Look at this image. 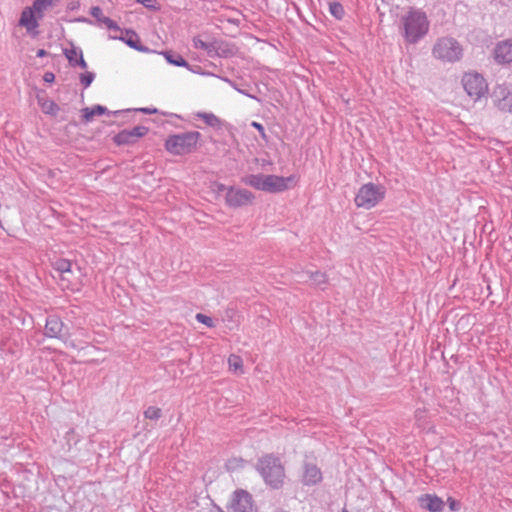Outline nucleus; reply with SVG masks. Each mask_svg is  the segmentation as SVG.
<instances>
[{"mask_svg": "<svg viewBox=\"0 0 512 512\" xmlns=\"http://www.w3.org/2000/svg\"><path fill=\"white\" fill-rule=\"evenodd\" d=\"M403 37L407 43L416 44L423 39L430 27L426 13L420 9L409 10L401 19Z\"/></svg>", "mask_w": 512, "mask_h": 512, "instance_id": "1", "label": "nucleus"}, {"mask_svg": "<svg viewBox=\"0 0 512 512\" xmlns=\"http://www.w3.org/2000/svg\"><path fill=\"white\" fill-rule=\"evenodd\" d=\"M121 112H122V111H115V112H113V114H114V115H117V114H119V113H121Z\"/></svg>", "mask_w": 512, "mask_h": 512, "instance_id": "48", "label": "nucleus"}, {"mask_svg": "<svg viewBox=\"0 0 512 512\" xmlns=\"http://www.w3.org/2000/svg\"><path fill=\"white\" fill-rule=\"evenodd\" d=\"M135 111H139L144 114H155V113H157L158 110L156 108L144 107V108L136 109Z\"/></svg>", "mask_w": 512, "mask_h": 512, "instance_id": "39", "label": "nucleus"}, {"mask_svg": "<svg viewBox=\"0 0 512 512\" xmlns=\"http://www.w3.org/2000/svg\"><path fill=\"white\" fill-rule=\"evenodd\" d=\"M494 58L498 63H512V40L498 43L494 49Z\"/></svg>", "mask_w": 512, "mask_h": 512, "instance_id": "17", "label": "nucleus"}, {"mask_svg": "<svg viewBox=\"0 0 512 512\" xmlns=\"http://www.w3.org/2000/svg\"><path fill=\"white\" fill-rule=\"evenodd\" d=\"M110 114L106 107L102 105H95L93 107H86L82 109V116L85 122H91L96 115Z\"/></svg>", "mask_w": 512, "mask_h": 512, "instance_id": "20", "label": "nucleus"}, {"mask_svg": "<svg viewBox=\"0 0 512 512\" xmlns=\"http://www.w3.org/2000/svg\"><path fill=\"white\" fill-rule=\"evenodd\" d=\"M118 31L120 32V35H110L109 36L110 39L120 40V41L124 42L127 46H129L130 48H132L136 51H139V52L147 53L150 51V49L148 47L141 44L140 38L135 31L130 30V29H126V30L120 29Z\"/></svg>", "mask_w": 512, "mask_h": 512, "instance_id": "10", "label": "nucleus"}, {"mask_svg": "<svg viewBox=\"0 0 512 512\" xmlns=\"http://www.w3.org/2000/svg\"><path fill=\"white\" fill-rule=\"evenodd\" d=\"M75 66H79L82 69H86L87 68V63H86L83 55L80 56L77 60H75V63L73 65V67H75Z\"/></svg>", "mask_w": 512, "mask_h": 512, "instance_id": "38", "label": "nucleus"}, {"mask_svg": "<svg viewBox=\"0 0 512 512\" xmlns=\"http://www.w3.org/2000/svg\"><path fill=\"white\" fill-rule=\"evenodd\" d=\"M55 79V75L52 72H46L43 76V80L47 83H52Z\"/></svg>", "mask_w": 512, "mask_h": 512, "instance_id": "40", "label": "nucleus"}, {"mask_svg": "<svg viewBox=\"0 0 512 512\" xmlns=\"http://www.w3.org/2000/svg\"><path fill=\"white\" fill-rule=\"evenodd\" d=\"M229 369L237 374L243 373V361L240 356L231 354L228 358Z\"/></svg>", "mask_w": 512, "mask_h": 512, "instance_id": "25", "label": "nucleus"}, {"mask_svg": "<svg viewBox=\"0 0 512 512\" xmlns=\"http://www.w3.org/2000/svg\"><path fill=\"white\" fill-rule=\"evenodd\" d=\"M83 52L80 48L71 46L70 48H67L64 50V55L67 58L69 64L71 66L74 65L75 60H77L80 56H82Z\"/></svg>", "mask_w": 512, "mask_h": 512, "instance_id": "27", "label": "nucleus"}, {"mask_svg": "<svg viewBox=\"0 0 512 512\" xmlns=\"http://www.w3.org/2000/svg\"><path fill=\"white\" fill-rule=\"evenodd\" d=\"M223 80H224V81H226L227 83H229V84H230V85H231V86H232L236 91H238L239 93H241V94H243V95H246V96H248V97H250V98H252V99H255V100L259 101V99H258L256 96H254V95L250 94L247 90L242 89V88H241L237 83H235V82L231 81V80H230V79H228V78H223Z\"/></svg>", "mask_w": 512, "mask_h": 512, "instance_id": "33", "label": "nucleus"}, {"mask_svg": "<svg viewBox=\"0 0 512 512\" xmlns=\"http://www.w3.org/2000/svg\"><path fill=\"white\" fill-rule=\"evenodd\" d=\"M251 126L259 131L260 136H261L262 139L266 140L267 136H266V133H265V129H264V126L261 123L253 121V122H251Z\"/></svg>", "mask_w": 512, "mask_h": 512, "instance_id": "36", "label": "nucleus"}, {"mask_svg": "<svg viewBox=\"0 0 512 512\" xmlns=\"http://www.w3.org/2000/svg\"><path fill=\"white\" fill-rule=\"evenodd\" d=\"M63 322L56 315H49L46 319L45 324V336L49 338H58L62 339L61 332L63 330Z\"/></svg>", "mask_w": 512, "mask_h": 512, "instance_id": "16", "label": "nucleus"}, {"mask_svg": "<svg viewBox=\"0 0 512 512\" xmlns=\"http://www.w3.org/2000/svg\"><path fill=\"white\" fill-rule=\"evenodd\" d=\"M253 194L246 189L230 186L225 196L226 204L236 208L249 204L253 200Z\"/></svg>", "mask_w": 512, "mask_h": 512, "instance_id": "8", "label": "nucleus"}, {"mask_svg": "<svg viewBox=\"0 0 512 512\" xmlns=\"http://www.w3.org/2000/svg\"><path fill=\"white\" fill-rule=\"evenodd\" d=\"M228 188H229V187H226V186H225L224 184H222V183H218V184H216V191H217L218 193H222V192H226V193H227V189H228Z\"/></svg>", "mask_w": 512, "mask_h": 512, "instance_id": "43", "label": "nucleus"}, {"mask_svg": "<svg viewBox=\"0 0 512 512\" xmlns=\"http://www.w3.org/2000/svg\"><path fill=\"white\" fill-rule=\"evenodd\" d=\"M294 181L293 176L282 177L277 175H265L264 191L269 193L282 192Z\"/></svg>", "mask_w": 512, "mask_h": 512, "instance_id": "12", "label": "nucleus"}, {"mask_svg": "<svg viewBox=\"0 0 512 512\" xmlns=\"http://www.w3.org/2000/svg\"><path fill=\"white\" fill-rule=\"evenodd\" d=\"M195 318L199 323H202V324L206 325L207 327L212 328L215 326L214 320L210 316H207L202 313H197Z\"/></svg>", "mask_w": 512, "mask_h": 512, "instance_id": "32", "label": "nucleus"}, {"mask_svg": "<svg viewBox=\"0 0 512 512\" xmlns=\"http://www.w3.org/2000/svg\"><path fill=\"white\" fill-rule=\"evenodd\" d=\"M244 464V461L240 458H233L228 460L226 467L228 470H235L237 468L242 467Z\"/></svg>", "mask_w": 512, "mask_h": 512, "instance_id": "34", "label": "nucleus"}, {"mask_svg": "<svg viewBox=\"0 0 512 512\" xmlns=\"http://www.w3.org/2000/svg\"><path fill=\"white\" fill-rule=\"evenodd\" d=\"M77 6H78V4H76V3H70L68 7H69V9L73 10V9H76Z\"/></svg>", "mask_w": 512, "mask_h": 512, "instance_id": "46", "label": "nucleus"}, {"mask_svg": "<svg viewBox=\"0 0 512 512\" xmlns=\"http://www.w3.org/2000/svg\"><path fill=\"white\" fill-rule=\"evenodd\" d=\"M296 280L298 282H311L320 287L327 282V276L320 271L306 270L297 273Z\"/></svg>", "mask_w": 512, "mask_h": 512, "instance_id": "18", "label": "nucleus"}, {"mask_svg": "<svg viewBox=\"0 0 512 512\" xmlns=\"http://www.w3.org/2000/svg\"><path fill=\"white\" fill-rule=\"evenodd\" d=\"M75 22H80V23H86V24H89V25H94V22L91 19L86 18V17L76 18Z\"/></svg>", "mask_w": 512, "mask_h": 512, "instance_id": "41", "label": "nucleus"}, {"mask_svg": "<svg viewBox=\"0 0 512 512\" xmlns=\"http://www.w3.org/2000/svg\"><path fill=\"white\" fill-rule=\"evenodd\" d=\"M161 415H162L161 409L158 407H155V406H149L144 411L145 418L150 419V420H158L161 417Z\"/></svg>", "mask_w": 512, "mask_h": 512, "instance_id": "31", "label": "nucleus"}, {"mask_svg": "<svg viewBox=\"0 0 512 512\" xmlns=\"http://www.w3.org/2000/svg\"><path fill=\"white\" fill-rule=\"evenodd\" d=\"M200 137L201 134L197 131L170 135L165 142V147L174 155L188 154L196 147Z\"/></svg>", "mask_w": 512, "mask_h": 512, "instance_id": "5", "label": "nucleus"}, {"mask_svg": "<svg viewBox=\"0 0 512 512\" xmlns=\"http://www.w3.org/2000/svg\"><path fill=\"white\" fill-rule=\"evenodd\" d=\"M209 512H224L222 511L221 509H219L218 507H214L213 509H211Z\"/></svg>", "mask_w": 512, "mask_h": 512, "instance_id": "47", "label": "nucleus"}, {"mask_svg": "<svg viewBox=\"0 0 512 512\" xmlns=\"http://www.w3.org/2000/svg\"><path fill=\"white\" fill-rule=\"evenodd\" d=\"M39 104L41 106L42 111L45 114L55 116V115H57V113L59 111V106L53 100H50V99L39 100Z\"/></svg>", "mask_w": 512, "mask_h": 512, "instance_id": "24", "label": "nucleus"}, {"mask_svg": "<svg viewBox=\"0 0 512 512\" xmlns=\"http://www.w3.org/2000/svg\"><path fill=\"white\" fill-rule=\"evenodd\" d=\"M462 84L466 93L475 101L481 99L488 92L487 82L479 73H466L462 78Z\"/></svg>", "mask_w": 512, "mask_h": 512, "instance_id": "7", "label": "nucleus"}, {"mask_svg": "<svg viewBox=\"0 0 512 512\" xmlns=\"http://www.w3.org/2000/svg\"><path fill=\"white\" fill-rule=\"evenodd\" d=\"M245 184L257 189L264 191L265 175L263 174H251L246 176L244 179Z\"/></svg>", "mask_w": 512, "mask_h": 512, "instance_id": "22", "label": "nucleus"}, {"mask_svg": "<svg viewBox=\"0 0 512 512\" xmlns=\"http://www.w3.org/2000/svg\"><path fill=\"white\" fill-rule=\"evenodd\" d=\"M329 11L338 20H341L345 15L344 7L339 2H331L329 4Z\"/></svg>", "mask_w": 512, "mask_h": 512, "instance_id": "29", "label": "nucleus"}, {"mask_svg": "<svg viewBox=\"0 0 512 512\" xmlns=\"http://www.w3.org/2000/svg\"><path fill=\"white\" fill-rule=\"evenodd\" d=\"M432 55L441 62L455 63L462 58L463 48L455 38L444 36L435 41Z\"/></svg>", "mask_w": 512, "mask_h": 512, "instance_id": "3", "label": "nucleus"}, {"mask_svg": "<svg viewBox=\"0 0 512 512\" xmlns=\"http://www.w3.org/2000/svg\"><path fill=\"white\" fill-rule=\"evenodd\" d=\"M65 344L68 346V347H71V348H77V346L75 345L74 341H65Z\"/></svg>", "mask_w": 512, "mask_h": 512, "instance_id": "45", "label": "nucleus"}, {"mask_svg": "<svg viewBox=\"0 0 512 512\" xmlns=\"http://www.w3.org/2000/svg\"><path fill=\"white\" fill-rule=\"evenodd\" d=\"M447 502H448L449 509L451 511H458L460 509V503L457 500H455L454 498L449 497Z\"/></svg>", "mask_w": 512, "mask_h": 512, "instance_id": "37", "label": "nucleus"}, {"mask_svg": "<svg viewBox=\"0 0 512 512\" xmlns=\"http://www.w3.org/2000/svg\"><path fill=\"white\" fill-rule=\"evenodd\" d=\"M322 472L320 468L314 464L306 462L302 467L301 483L305 486H314L322 481Z\"/></svg>", "mask_w": 512, "mask_h": 512, "instance_id": "13", "label": "nucleus"}, {"mask_svg": "<svg viewBox=\"0 0 512 512\" xmlns=\"http://www.w3.org/2000/svg\"><path fill=\"white\" fill-rule=\"evenodd\" d=\"M90 14L96 19L99 26L104 25L109 30H120L119 25L114 20L103 15L99 6L91 7Z\"/></svg>", "mask_w": 512, "mask_h": 512, "instance_id": "19", "label": "nucleus"}, {"mask_svg": "<svg viewBox=\"0 0 512 512\" xmlns=\"http://www.w3.org/2000/svg\"><path fill=\"white\" fill-rule=\"evenodd\" d=\"M196 116L201 118L208 126L211 127H216L220 123L219 118L213 113L199 112Z\"/></svg>", "mask_w": 512, "mask_h": 512, "instance_id": "28", "label": "nucleus"}, {"mask_svg": "<svg viewBox=\"0 0 512 512\" xmlns=\"http://www.w3.org/2000/svg\"><path fill=\"white\" fill-rule=\"evenodd\" d=\"M54 268L59 272L62 279H65V274L71 273V262L67 259H58L54 263Z\"/></svg>", "mask_w": 512, "mask_h": 512, "instance_id": "26", "label": "nucleus"}, {"mask_svg": "<svg viewBox=\"0 0 512 512\" xmlns=\"http://www.w3.org/2000/svg\"><path fill=\"white\" fill-rule=\"evenodd\" d=\"M148 128L145 126H135L132 129H124L115 135L114 141L118 145H127L134 143L138 138L145 136Z\"/></svg>", "mask_w": 512, "mask_h": 512, "instance_id": "11", "label": "nucleus"}, {"mask_svg": "<svg viewBox=\"0 0 512 512\" xmlns=\"http://www.w3.org/2000/svg\"><path fill=\"white\" fill-rule=\"evenodd\" d=\"M94 79H95V73H93V72L86 71L79 75L80 83L82 84L84 89L88 88L92 84Z\"/></svg>", "mask_w": 512, "mask_h": 512, "instance_id": "30", "label": "nucleus"}, {"mask_svg": "<svg viewBox=\"0 0 512 512\" xmlns=\"http://www.w3.org/2000/svg\"><path fill=\"white\" fill-rule=\"evenodd\" d=\"M52 5V0H35L30 7L23 9L19 25L24 27L28 34H38L39 20L44 16V11Z\"/></svg>", "mask_w": 512, "mask_h": 512, "instance_id": "4", "label": "nucleus"}, {"mask_svg": "<svg viewBox=\"0 0 512 512\" xmlns=\"http://www.w3.org/2000/svg\"><path fill=\"white\" fill-rule=\"evenodd\" d=\"M230 512H256L252 496L245 490H236L231 501Z\"/></svg>", "mask_w": 512, "mask_h": 512, "instance_id": "9", "label": "nucleus"}, {"mask_svg": "<svg viewBox=\"0 0 512 512\" xmlns=\"http://www.w3.org/2000/svg\"><path fill=\"white\" fill-rule=\"evenodd\" d=\"M256 469L266 485L273 489L282 487L285 479V470L279 457L273 454L262 456L257 462Z\"/></svg>", "mask_w": 512, "mask_h": 512, "instance_id": "2", "label": "nucleus"}, {"mask_svg": "<svg viewBox=\"0 0 512 512\" xmlns=\"http://www.w3.org/2000/svg\"><path fill=\"white\" fill-rule=\"evenodd\" d=\"M492 97L500 110L512 112V91H509L506 87L498 86L493 91Z\"/></svg>", "mask_w": 512, "mask_h": 512, "instance_id": "14", "label": "nucleus"}, {"mask_svg": "<svg viewBox=\"0 0 512 512\" xmlns=\"http://www.w3.org/2000/svg\"><path fill=\"white\" fill-rule=\"evenodd\" d=\"M192 41L194 48L205 51L209 56L216 53L215 45L211 42L204 41L200 36L194 37Z\"/></svg>", "mask_w": 512, "mask_h": 512, "instance_id": "21", "label": "nucleus"}, {"mask_svg": "<svg viewBox=\"0 0 512 512\" xmlns=\"http://www.w3.org/2000/svg\"><path fill=\"white\" fill-rule=\"evenodd\" d=\"M47 52L44 49H39L36 53L37 57H44Z\"/></svg>", "mask_w": 512, "mask_h": 512, "instance_id": "44", "label": "nucleus"}, {"mask_svg": "<svg viewBox=\"0 0 512 512\" xmlns=\"http://www.w3.org/2000/svg\"><path fill=\"white\" fill-rule=\"evenodd\" d=\"M424 414H425V410H422V409L419 408V409H417L415 411V418L418 421H420V420H422L424 418Z\"/></svg>", "mask_w": 512, "mask_h": 512, "instance_id": "42", "label": "nucleus"}, {"mask_svg": "<svg viewBox=\"0 0 512 512\" xmlns=\"http://www.w3.org/2000/svg\"><path fill=\"white\" fill-rule=\"evenodd\" d=\"M167 60V62L171 65L178 67H189L188 62L179 54L173 52H163L162 53Z\"/></svg>", "mask_w": 512, "mask_h": 512, "instance_id": "23", "label": "nucleus"}, {"mask_svg": "<svg viewBox=\"0 0 512 512\" xmlns=\"http://www.w3.org/2000/svg\"><path fill=\"white\" fill-rule=\"evenodd\" d=\"M420 508L429 512H441L444 509V501L435 494H422L417 498Z\"/></svg>", "mask_w": 512, "mask_h": 512, "instance_id": "15", "label": "nucleus"}, {"mask_svg": "<svg viewBox=\"0 0 512 512\" xmlns=\"http://www.w3.org/2000/svg\"><path fill=\"white\" fill-rule=\"evenodd\" d=\"M386 194V189L381 184L366 183L362 185L356 196L355 204L359 208L371 209L381 202Z\"/></svg>", "mask_w": 512, "mask_h": 512, "instance_id": "6", "label": "nucleus"}, {"mask_svg": "<svg viewBox=\"0 0 512 512\" xmlns=\"http://www.w3.org/2000/svg\"><path fill=\"white\" fill-rule=\"evenodd\" d=\"M136 1L148 9H151V10L158 9L156 0H136Z\"/></svg>", "mask_w": 512, "mask_h": 512, "instance_id": "35", "label": "nucleus"}]
</instances>
